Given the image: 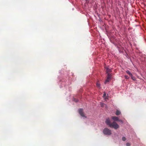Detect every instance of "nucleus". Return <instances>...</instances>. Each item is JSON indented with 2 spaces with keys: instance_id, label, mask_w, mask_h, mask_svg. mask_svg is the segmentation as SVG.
<instances>
[{
  "instance_id": "nucleus-15",
  "label": "nucleus",
  "mask_w": 146,
  "mask_h": 146,
  "mask_svg": "<svg viewBox=\"0 0 146 146\" xmlns=\"http://www.w3.org/2000/svg\"><path fill=\"white\" fill-rule=\"evenodd\" d=\"M126 145L127 146H130V144L129 143H127Z\"/></svg>"
},
{
  "instance_id": "nucleus-5",
  "label": "nucleus",
  "mask_w": 146,
  "mask_h": 146,
  "mask_svg": "<svg viewBox=\"0 0 146 146\" xmlns=\"http://www.w3.org/2000/svg\"><path fill=\"white\" fill-rule=\"evenodd\" d=\"M106 69V73L108 74H109L110 72L111 71V70L110 69H109L108 67H105Z\"/></svg>"
},
{
  "instance_id": "nucleus-11",
  "label": "nucleus",
  "mask_w": 146,
  "mask_h": 146,
  "mask_svg": "<svg viewBox=\"0 0 146 146\" xmlns=\"http://www.w3.org/2000/svg\"><path fill=\"white\" fill-rule=\"evenodd\" d=\"M96 85L97 86V87H100V84L98 82H97L96 83Z\"/></svg>"
},
{
  "instance_id": "nucleus-4",
  "label": "nucleus",
  "mask_w": 146,
  "mask_h": 146,
  "mask_svg": "<svg viewBox=\"0 0 146 146\" xmlns=\"http://www.w3.org/2000/svg\"><path fill=\"white\" fill-rule=\"evenodd\" d=\"M111 75L109 74H108L107 79L106 80V81L105 82V83L106 84L107 82H109L110 80L111 79Z\"/></svg>"
},
{
  "instance_id": "nucleus-16",
  "label": "nucleus",
  "mask_w": 146,
  "mask_h": 146,
  "mask_svg": "<svg viewBox=\"0 0 146 146\" xmlns=\"http://www.w3.org/2000/svg\"><path fill=\"white\" fill-rule=\"evenodd\" d=\"M119 121L122 122V123L123 122L121 120H119Z\"/></svg>"
},
{
  "instance_id": "nucleus-7",
  "label": "nucleus",
  "mask_w": 146,
  "mask_h": 146,
  "mask_svg": "<svg viewBox=\"0 0 146 146\" xmlns=\"http://www.w3.org/2000/svg\"><path fill=\"white\" fill-rule=\"evenodd\" d=\"M103 97L104 98L105 100L106 101H107V99H108V98L106 96V94L105 92H104V94Z\"/></svg>"
},
{
  "instance_id": "nucleus-8",
  "label": "nucleus",
  "mask_w": 146,
  "mask_h": 146,
  "mask_svg": "<svg viewBox=\"0 0 146 146\" xmlns=\"http://www.w3.org/2000/svg\"><path fill=\"white\" fill-rule=\"evenodd\" d=\"M126 72L130 76H132V74L128 70H127L126 71Z\"/></svg>"
},
{
  "instance_id": "nucleus-6",
  "label": "nucleus",
  "mask_w": 146,
  "mask_h": 146,
  "mask_svg": "<svg viewBox=\"0 0 146 146\" xmlns=\"http://www.w3.org/2000/svg\"><path fill=\"white\" fill-rule=\"evenodd\" d=\"M111 118L115 121H117L119 120L118 118L116 116H112L111 117Z\"/></svg>"
},
{
  "instance_id": "nucleus-3",
  "label": "nucleus",
  "mask_w": 146,
  "mask_h": 146,
  "mask_svg": "<svg viewBox=\"0 0 146 146\" xmlns=\"http://www.w3.org/2000/svg\"><path fill=\"white\" fill-rule=\"evenodd\" d=\"M79 113L82 117L86 118V117L85 116V115H84V113L83 111V109H80L79 110Z\"/></svg>"
},
{
  "instance_id": "nucleus-13",
  "label": "nucleus",
  "mask_w": 146,
  "mask_h": 146,
  "mask_svg": "<svg viewBox=\"0 0 146 146\" xmlns=\"http://www.w3.org/2000/svg\"><path fill=\"white\" fill-rule=\"evenodd\" d=\"M100 105L102 107H104V105H105L104 103H100Z\"/></svg>"
},
{
  "instance_id": "nucleus-2",
  "label": "nucleus",
  "mask_w": 146,
  "mask_h": 146,
  "mask_svg": "<svg viewBox=\"0 0 146 146\" xmlns=\"http://www.w3.org/2000/svg\"><path fill=\"white\" fill-rule=\"evenodd\" d=\"M103 133L105 135H110L111 134V131L107 128H106L103 130Z\"/></svg>"
},
{
  "instance_id": "nucleus-1",
  "label": "nucleus",
  "mask_w": 146,
  "mask_h": 146,
  "mask_svg": "<svg viewBox=\"0 0 146 146\" xmlns=\"http://www.w3.org/2000/svg\"><path fill=\"white\" fill-rule=\"evenodd\" d=\"M106 123L110 127L116 129L119 127V125L115 121H113L111 123L109 118L107 119L106 121Z\"/></svg>"
},
{
  "instance_id": "nucleus-10",
  "label": "nucleus",
  "mask_w": 146,
  "mask_h": 146,
  "mask_svg": "<svg viewBox=\"0 0 146 146\" xmlns=\"http://www.w3.org/2000/svg\"><path fill=\"white\" fill-rule=\"evenodd\" d=\"M131 79L134 81H135L136 80V78L135 77H133L132 75V76H131Z\"/></svg>"
},
{
  "instance_id": "nucleus-17",
  "label": "nucleus",
  "mask_w": 146,
  "mask_h": 146,
  "mask_svg": "<svg viewBox=\"0 0 146 146\" xmlns=\"http://www.w3.org/2000/svg\"><path fill=\"white\" fill-rule=\"evenodd\" d=\"M78 100H76V102H78Z\"/></svg>"
},
{
  "instance_id": "nucleus-9",
  "label": "nucleus",
  "mask_w": 146,
  "mask_h": 146,
  "mask_svg": "<svg viewBox=\"0 0 146 146\" xmlns=\"http://www.w3.org/2000/svg\"><path fill=\"white\" fill-rule=\"evenodd\" d=\"M121 114V112L120 111H119V110H117L116 112V113H115V114L116 115H120V114Z\"/></svg>"
},
{
  "instance_id": "nucleus-12",
  "label": "nucleus",
  "mask_w": 146,
  "mask_h": 146,
  "mask_svg": "<svg viewBox=\"0 0 146 146\" xmlns=\"http://www.w3.org/2000/svg\"><path fill=\"white\" fill-rule=\"evenodd\" d=\"M126 138L124 137H123L122 138V140L123 141H125L126 140Z\"/></svg>"
},
{
  "instance_id": "nucleus-14",
  "label": "nucleus",
  "mask_w": 146,
  "mask_h": 146,
  "mask_svg": "<svg viewBox=\"0 0 146 146\" xmlns=\"http://www.w3.org/2000/svg\"><path fill=\"white\" fill-rule=\"evenodd\" d=\"M125 77L126 79H128L129 78L128 76L127 75H125Z\"/></svg>"
}]
</instances>
